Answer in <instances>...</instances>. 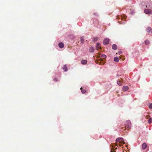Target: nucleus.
I'll return each instance as SVG.
<instances>
[{
    "label": "nucleus",
    "mask_w": 152,
    "mask_h": 152,
    "mask_svg": "<svg viewBox=\"0 0 152 152\" xmlns=\"http://www.w3.org/2000/svg\"><path fill=\"white\" fill-rule=\"evenodd\" d=\"M145 13L150 15L152 14V9H145L144 11Z\"/></svg>",
    "instance_id": "3"
},
{
    "label": "nucleus",
    "mask_w": 152,
    "mask_h": 152,
    "mask_svg": "<svg viewBox=\"0 0 152 152\" xmlns=\"http://www.w3.org/2000/svg\"><path fill=\"white\" fill-rule=\"evenodd\" d=\"M58 46L60 48H63L64 47V44L62 42H60L58 44Z\"/></svg>",
    "instance_id": "10"
},
{
    "label": "nucleus",
    "mask_w": 152,
    "mask_h": 152,
    "mask_svg": "<svg viewBox=\"0 0 152 152\" xmlns=\"http://www.w3.org/2000/svg\"><path fill=\"white\" fill-rule=\"evenodd\" d=\"M145 45H148L149 44V42L148 40H146L145 41Z\"/></svg>",
    "instance_id": "21"
},
{
    "label": "nucleus",
    "mask_w": 152,
    "mask_h": 152,
    "mask_svg": "<svg viewBox=\"0 0 152 152\" xmlns=\"http://www.w3.org/2000/svg\"><path fill=\"white\" fill-rule=\"evenodd\" d=\"M147 8H151L152 9V3L151 2H149L148 4L146 6Z\"/></svg>",
    "instance_id": "6"
},
{
    "label": "nucleus",
    "mask_w": 152,
    "mask_h": 152,
    "mask_svg": "<svg viewBox=\"0 0 152 152\" xmlns=\"http://www.w3.org/2000/svg\"><path fill=\"white\" fill-rule=\"evenodd\" d=\"M121 56H120V58H121Z\"/></svg>",
    "instance_id": "31"
},
{
    "label": "nucleus",
    "mask_w": 152,
    "mask_h": 152,
    "mask_svg": "<svg viewBox=\"0 0 152 152\" xmlns=\"http://www.w3.org/2000/svg\"><path fill=\"white\" fill-rule=\"evenodd\" d=\"M133 13H134V12L133 11V12H132V13L133 14Z\"/></svg>",
    "instance_id": "30"
},
{
    "label": "nucleus",
    "mask_w": 152,
    "mask_h": 152,
    "mask_svg": "<svg viewBox=\"0 0 152 152\" xmlns=\"http://www.w3.org/2000/svg\"><path fill=\"white\" fill-rule=\"evenodd\" d=\"M151 33H152V28L151 29Z\"/></svg>",
    "instance_id": "28"
},
{
    "label": "nucleus",
    "mask_w": 152,
    "mask_h": 152,
    "mask_svg": "<svg viewBox=\"0 0 152 152\" xmlns=\"http://www.w3.org/2000/svg\"><path fill=\"white\" fill-rule=\"evenodd\" d=\"M149 108L151 109L152 108V104H150L149 106Z\"/></svg>",
    "instance_id": "24"
},
{
    "label": "nucleus",
    "mask_w": 152,
    "mask_h": 152,
    "mask_svg": "<svg viewBox=\"0 0 152 152\" xmlns=\"http://www.w3.org/2000/svg\"><path fill=\"white\" fill-rule=\"evenodd\" d=\"M115 145H116V146H117L118 144H117V143H115Z\"/></svg>",
    "instance_id": "29"
},
{
    "label": "nucleus",
    "mask_w": 152,
    "mask_h": 152,
    "mask_svg": "<svg viewBox=\"0 0 152 152\" xmlns=\"http://www.w3.org/2000/svg\"><path fill=\"white\" fill-rule=\"evenodd\" d=\"M117 84L119 85V86H121L122 85V83L121 82V81L120 80H118L117 81Z\"/></svg>",
    "instance_id": "15"
},
{
    "label": "nucleus",
    "mask_w": 152,
    "mask_h": 152,
    "mask_svg": "<svg viewBox=\"0 0 152 152\" xmlns=\"http://www.w3.org/2000/svg\"><path fill=\"white\" fill-rule=\"evenodd\" d=\"M89 51L90 52H93L94 51V49L93 47H91L89 48Z\"/></svg>",
    "instance_id": "13"
},
{
    "label": "nucleus",
    "mask_w": 152,
    "mask_h": 152,
    "mask_svg": "<svg viewBox=\"0 0 152 152\" xmlns=\"http://www.w3.org/2000/svg\"><path fill=\"white\" fill-rule=\"evenodd\" d=\"M106 56L104 54H102L101 55V58H102L105 59L106 58Z\"/></svg>",
    "instance_id": "20"
},
{
    "label": "nucleus",
    "mask_w": 152,
    "mask_h": 152,
    "mask_svg": "<svg viewBox=\"0 0 152 152\" xmlns=\"http://www.w3.org/2000/svg\"><path fill=\"white\" fill-rule=\"evenodd\" d=\"M95 62L96 63L98 64H104V62H103L102 63L101 62V61H103V59H102V58H100L99 59V60H96Z\"/></svg>",
    "instance_id": "4"
},
{
    "label": "nucleus",
    "mask_w": 152,
    "mask_h": 152,
    "mask_svg": "<svg viewBox=\"0 0 152 152\" xmlns=\"http://www.w3.org/2000/svg\"><path fill=\"white\" fill-rule=\"evenodd\" d=\"M117 148H115V149H117Z\"/></svg>",
    "instance_id": "32"
},
{
    "label": "nucleus",
    "mask_w": 152,
    "mask_h": 152,
    "mask_svg": "<svg viewBox=\"0 0 152 152\" xmlns=\"http://www.w3.org/2000/svg\"><path fill=\"white\" fill-rule=\"evenodd\" d=\"M148 123L150 124H151L152 122V120H151V118H150V119H149L148 120Z\"/></svg>",
    "instance_id": "23"
},
{
    "label": "nucleus",
    "mask_w": 152,
    "mask_h": 152,
    "mask_svg": "<svg viewBox=\"0 0 152 152\" xmlns=\"http://www.w3.org/2000/svg\"><path fill=\"white\" fill-rule=\"evenodd\" d=\"M84 37H81L80 38V41H81V43L82 44H83L84 43Z\"/></svg>",
    "instance_id": "18"
},
{
    "label": "nucleus",
    "mask_w": 152,
    "mask_h": 152,
    "mask_svg": "<svg viewBox=\"0 0 152 152\" xmlns=\"http://www.w3.org/2000/svg\"><path fill=\"white\" fill-rule=\"evenodd\" d=\"M80 90H81V92L83 94H85L86 92V91L85 90L83 89L82 87L80 88Z\"/></svg>",
    "instance_id": "19"
},
{
    "label": "nucleus",
    "mask_w": 152,
    "mask_h": 152,
    "mask_svg": "<svg viewBox=\"0 0 152 152\" xmlns=\"http://www.w3.org/2000/svg\"><path fill=\"white\" fill-rule=\"evenodd\" d=\"M62 69L65 72H66L67 71V68L66 65H64L63 66Z\"/></svg>",
    "instance_id": "12"
},
{
    "label": "nucleus",
    "mask_w": 152,
    "mask_h": 152,
    "mask_svg": "<svg viewBox=\"0 0 152 152\" xmlns=\"http://www.w3.org/2000/svg\"><path fill=\"white\" fill-rule=\"evenodd\" d=\"M119 18V16H117V19H118Z\"/></svg>",
    "instance_id": "26"
},
{
    "label": "nucleus",
    "mask_w": 152,
    "mask_h": 152,
    "mask_svg": "<svg viewBox=\"0 0 152 152\" xmlns=\"http://www.w3.org/2000/svg\"><path fill=\"white\" fill-rule=\"evenodd\" d=\"M122 89L123 91H125L128 90L129 88L128 86H124L123 87Z\"/></svg>",
    "instance_id": "7"
},
{
    "label": "nucleus",
    "mask_w": 152,
    "mask_h": 152,
    "mask_svg": "<svg viewBox=\"0 0 152 152\" xmlns=\"http://www.w3.org/2000/svg\"><path fill=\"white\" fill-rule=\"evenodd\" d=\"M146 31L147 32H150L151 31V27L149 26L147 27L146 29Z\"/></svg>",
    "instance_id": "14"
},
{
    "label": "nucleus",
    "mask_w": 152,
    "mask_h": 152,
    "mask_svg": "<svg viewBox=\"0 0 152 152\" xmlns=\"http://www.w3.org/2000/svg\"><path fill=\"white\" fill-rule=\"evenodd\" d=\"M101 48V45L99 43H97L96 44V49L97 50H99V49H100Z\"/></svg>",
    "instance_id": "8"
},
{
    "label": "nucleus",
    "mask_w": 152,
    "mask_h": 152,
    "mask_svg": "<svg viewBox=\"0 0 152 152\" xmlns=\"http://www.w3.org/2000/svg\"><path fill=\"white\" fill-rule=\"evenodd\" d=\"M123 140V138H117L116 141V142H118L119 141V145L120 146H121L123 144H124V142L122 141V140Z\"/></svg>",
    "instance_id": "2"
},
{
    "label": "nucleus",
    "mask_w": 152,
    "mask_h": 152,
    "mask_svg": "<svg viewBox=\"0 0 152 152\" xmlns=\"http://www.w3.org/2000/svg\"><path fill=\"white\" fill-rule=\"evenodd\" d=\"M114 60L115 61L118 62L119 61V58L118 57H114Z\"/></svg>",
    "instance_id": "16"
},
{
    "label": "nucleus",
    "mask_w": 152,
    "mask_h": 152,
    "mask_svg": "<svg viewBox=\"0 0 152 152\" xmlns=\"http://www.w3.org/2000/svg\"><path fill=\"white\" fill-rule=\"evenodd\" d=\"M131 123L130 121H127L125 124V129L124 130H125L126 129H130L131 127Z\"/></svg>",
    "instance_id": "1"
},
{
    "label": "nucleus",
    "mask_w": 152,
    "mask_h": 152,
    "mask_svg": "<svg viewBox=\"0 0 152 152\" xmlns=\"http://www.w3.org/2000/svg\"><path fill=\"white\" fill-rule=\"evenodd\" d=\"M98 38L97 37H94L93 38V40L94 41H97L98 40Z\"/></svg>",
    "instance_id": "22"
},
{
    "label": "nucleus",
    "mask_w": 152,
    "mask_h": 152,
    "mask_svg": "<svg viewBox=\"0 0 152 152\" xmlns=\"http://www.w3.org/2000/svg\"><path fill=\"white\" fill-rule=\"evenodd\" d=\"M99 57H100V56H98L97 55V58H99Z\"/></svg>",
    "instance_id": "27"
},
{
    "label": "nucleus",
    "mask_w": 152,
    "mask_h": 152,
    "mask_svg": "<svg viewBox=\"0 0 152 152\" xmlns=\"http://www.w3.org/2000/svg\"><path fill=\"white\" fill-rule=\"evenodd\" d=\"M110 39H109L106 38L105 39L103 42V44L104 45H106L109 43Z\"/></svg>",
    "instance_id": "5"
},
{
    "label": "nucleus",
    "mask_w": 152,
    "mask_h": 152,
    "mask_svg": "<svg viewBox=\"0 0 152 152\" xmlns=\"http://www.w3.org/2000/svg\"><path fill=\"white\" fill-rule=\"evenodd\" d=\"M147 147V145L146 143H143L142 145V148L143 149H145Z\"/></svg>",
    "instance_id": "11"
},
{
    "label": "nucleus",
    "mask_w": 152,
    "mask_h": 152,
    "mask_svg": "<svg viewBox=\"0 0 152 152\" xmlns=\"http://www.w3.org/2000/svg\"><path fill=\"white\" fill-rule=\"evenodd\" d=\"M81 64H86L87 63V61L86 60H82L81 61Z\"/></svg>",
    "instance_id": "17"
},
{
    "label": "nucleus",
    "mask_w": 152,
    "mask_h": 152,
    "mask_svg": "<svg viewBox=\"0 0 152 152\" xmlns=\"http://www.w3.org/2000/svg\"><path fill=\"white\" fill-rule=\"evenodd\" d=\"M112 49L115 50H116L117 49V45L115 44H114L112 45Z\"/></svg>",
    "instance_id": "9"
},
{
    "label": "nucleus",
    "mask_w": 152,
    "mask_h": 152,
    "mask_svg": "<svg viewBox=\"0 0 152 152\" xmlns=\"http://www.w3.org/2000/svg\"><path fill=\"white\" fill-rule=\"evenodd\" d=\"M54 81H55V82H56L58 81V78H55L54 79Z\"/></svg>",
    "instance_id": "25"
}]
</instances>
